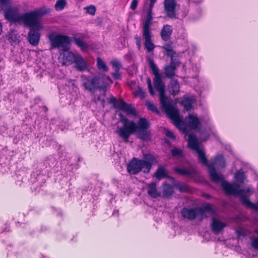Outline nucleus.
I'll return each instance as SVG.
<instances>
[{"label": "nucleus", "instance_id": "58", "mask_svg": "<svg viewBox=\"0 0 258 258\" xmlns=\"http://www.w3.org/2000/svg\"><path fill=\"white\" fill-rule=\"evenodd\" d=\"M157 0H150V2H156Z\"/></svg>", "mask_w": 258, "mask_h": 258}, {"label": "nucleus", "instance_id": "48", "mask_svg": "<svg viewBox=\"0 0 258 258\" xmlns=\"http://www.w3.org/2000/svg\"><path fill=\"white\" fill-rule=\"evenodd\" d=\"M111 75L115 80H120L121 78L119 71H114V72L111 74Z\"/></svg>", "mask_w": 258, "mask_h": 258}, {"label": "nucleus", "instance_id": "11", "mask_svg": "<svg viewBox=\"0 0 258 258\" xmlns=\"http://www.w3.org/2000/svg\"><path fill=\"white\" fill-rule=\"evenodd\" d=\"M81 79L84 89L91 93H94L95 90L98 89L105 90L106 89L103 88V86L99 85L100 79L98 76H94L93 78H91L82 76Z\"/></svg>", "mask_w": 258, "mask_h": 258}, {"label": "nucleus", "instance_id": "28", "mask_svg": "<svg viewBox=\"0 0 258 258\" xmlns=\"http://www.w3.org/2000/svg\"><path fill=\"white\" fill-rule=\"evenodd\" d=\"M148 194L153 198L160 196V194L157 189V185L155 182H152L148 185Z\"/></svg>", "mask_w": 258, "mask_h": 258}, {"label": "nucleus", "instance_id": "19", "mask_svg": "<svg viewBox=\"0 0 258 258\" xmlns=\"http://www.w3.org/2000/svg\"><path fill=\"white\" fill-rule=\"evenodd\" d=\"M195 102V99L194 97L185 95L182 99L181 104L185 110L189 111L191 110Z\"/></svg>", "mask_w": 258, "mask_h": 258}, {"label": "nucleus", "instance_id": "17", "mask_svg": "<svg viewBox=\"0 0 258 258\" xmlns=\"http://www.w3.org/2000/svg\"><path fill=\"white\" fill-rule=\"evenodd\" d=\"M68 50H61L62 52L60 53L61 55L62 54V64L66 66L73 63L76 58V55Z\"/></svg>", "mask_w": 258, "mask_h": 258}, {"label": "nucleus", "instance_id": "13", "mask_svg": "<svg viewBox=\"0 0 258 258\" xmlns=\"http://www.w3.org/2000/svg\"><path fill=\"white\" fill-rule=\"evenodd\" d=\"M219 182H221V187L227 195L239 196L242 191L239 190V185L236 182L230 183L224 179Z\"/></svg>", "mask_w": 258, "mask_h": 258}, {"label": "nucleus", "instance_id": "10", "mask_svg": "<svg viewBox=\"0 0 258 258\" xmlns=\"http://www.w3.org/2000/svg\"><path fill=\"white\" fill-rule=\"evenodd\" d=\"M242 190L239 194L241 203L246 208H250L254 211H258V203H253L248 199L253 193V189L251 185H248L245 189H240Z\"/></svg>", "mask_w": 258, "mask_h": 258}, {"label": "nucleus", "instance_id": "6", "mask_svg": "<svg viewBox=\"0 0 258 258\" xmlns=\"http://www.w3.org/2000/svg\"><path fill=\"white\" fill-rule=\"evenodd\" d=\"M153 18V16H146L142 27V37L144 40L145 47L149 52L153 51L156 47L152 41L153 34L151 29Z\"/></svg>", "mask_w": 258, "mask_h": 258}, {"label": "nucleus", "instance_id": "9", "mask_svg": "<svg viewBox=\"0 0 258 258\" xmlns=\"http://www.w3.org/2000/svg\"><path fill=\"white\" fill-rule=\"evenodd\" d=\"M225 166V159L222 154H218L212 160H211V180L219 182L223 179V175L218 173L215 169L223 168Z\"/></svg>", "mask_w": 258, "mask_h": 258}, {"label": "nucleus", "instance_id": "14", "mask_svg": "<svg viewBox=\"0 0 258 258\" xmlns=\"http://www.w3.org/2000/svg\"><path fill=\"white\" fill-rule=\"evenodd\" d=\"M41 29L37 28H30L27 39L29 43L32 46H36L38 45L41 36L40 30Z\"/></svg>", "mask_w": 258, "mask_h": 258}, {"label": "nucleus", "instance_id": "3", "mask_svg": "<svg viewBox=\"0 0 258 258\" xmlns=\"http://www.w3.org/2000/svg\"><path fill=\"white\" fill-rule=\"evenodd\" d=\"M162 108L165 111L168 117L172 121L173 124L180 130L185 131L182 120L179 115V111L167 98L160 101Z\"/></svg>", "mask_w": 258, "mask_h": 258}, {"label": "nucleus", "instance_id": "8", "mask_svg": "<svg viewBox=\"0 0 258 258\" xmlns=\"http://www.w3.org/2000/svg\"><path fill=\"white\" fill-rule=\"evenodd\" d=\"M51 49L61 48V50L69 49L71 43L70 37L61 34L52 32L48 35Z\"/></svg>", "mask_w": 258, "mask_h": 258}, {"label": "nucleus", "instance_id": "33", "mask_svg": "<svg viewBox=\"0 0 258 258\" xmlns=\"http://www.w3.org/2000/svg\"><path fill=\"white\" fill-rule=\"evenodd\" d=\"M74 42L75 44L79 47H80L82 50H86L88 46L87 43L84 42L83 39L81 38L75 37L74 38Z\"/></svg>", "mask_w": 258, "mask_h": 258}, {"label": "nucleus", "instance_id": "39", "mask_svg": "<svg viewBox=\"0 0 258 258\" xmlns=\"http://www.w3.org/2000/svg\"><path fill=\"white\" fill-rule=\"evenodd\" d=\"M146 106L149 110H151L158 114H160V111L158 109L157 106L152 102L147 101L146 102Z\"/></svg>", "mask_w": 258, "mask_h": 258}, {"label": "nucleus", "instance_id": "27", "mask_svg": "<svg viewBox=\"0 0 258 258\" xmlns=\"http://www.w3.org/2000/svg\"><path fill=\"white\" fill-rule=\"evenodd\" d=\"M176 66L173 61V58H171V61L169 66H167L164 69V74L168 78H172L175 75Z\"/></svg>", "mask_w": 258, "mask_h": 258}, {"label": "nucleus", "instance_id": "55", "mask_svg": "<svg viewBox=\"0 0 258 258\" xmlns=\"http://www.w3.org/2000/svg\"><path fill=\"white\" fill-rule=\"evenodd\" d=\"M152 15H153L152 10L151 9H148L147 10V16H152Z\"/></svg>", "mask_w": 258, "mask_h": 258}, {"label": "nucleus", "instance_id": "31", "mask_svg": "<svg viewBox=\"0 0 258 258\" xmlns=\"http://www.w3.org/2000/svg\"><path fill=\"white\" fill-rule=\"evenodd\" d=\"M234 178L237 182L243 183L246 180V177L243 171L238 170L235 173Z\"/></svg>", "mask_w": 258, "mask_h": 258}, {"label": "nucleus", "instance_id": "26", "mask_svg": "<svg viewBox=\"0 0 258 258\" xmlns=\"http://www.w3.org/2000/svg\"><path fill=\"white\" fill-rule=\"evenodd\" d=\"M174 190L172 185L164 183L162 185V197L163 198H168L173 194Z\"/></svg>", "mask_w": 258, "mask_h": 258}, {"label": "nucleus", "instance_id": "40", "mask_svg": "<svg viewBox=\"0 0 258 258\" xmlns=\"http://www.w3.org/2000/svg\"><path fill=\"white\" fill-rule=\"evenodd\" d=\"M175 186L180 192H186L189 189L187 184L185 183H177L175 184Z\"/></svg>", "mask_w": 258, "mask_h": 258}, {"label": "nucleus", "instance_id": "54", "mask_svg": "<svg viewBox=\"0 0 258 258\" xmlns=\"http://www.w3.org/2000/svg\"><path fill=\"white\" fill-rule=\"evenodd\" d=\"M138 0H133L132 3H131L130 8L132 10H135L137 8V7L138 6Z\"/></svg>", "mask_w": 258, "mask_h": 258}, {"label": "nucleus", "instance_id": "23", "mask_svg": "<svg viewBox=\"0 0 258 258\" xmlns=\"http://www.w3.org/2000/svg\"><path fill=\"white\" fill-rule=\"evenodd\" d=\"M168 90L171 94L175 95L179 91V84L177 80L171 79L168 86Z\"/></svg>", "mask_w": 258, "mask_h": 258}, {"label": "nucleus", "instance_id": "61", "mask_svg": "<svg viewBox=\"0 0 258 258\" xmlns=\"http://www.w3.org/2000/svg\"><path fill=\"white\" fill-rule=\"evenodd\" d=\"M3 232V231H0V233Z\"/></svg>", "mask_w": 258, "mask_h": 258}, {"label": "nucleus", "instance_id": "38", "mask_svg": "<svg viewBox=\"0 0 258 258\" xmlns=\"http://www.w3.org/2000/svg\"><path fill=\"white\" fill-rule=\"evenodd\" d=\"M106 98V93L104 92L103 93L100 94L99 96H97L96 98H95L94 99L96 102L98 101L100 102L102 107L104 108L105 106Z\"/></svg>", "mask_w": 258, "mask_h": 258}, {"label": "nucleus", "instance_id": "25", "mask_svg": "<svg viewBox=\"0 0 258 258\" xmlns=\"http://www.w3.org/2000/svg\"><path fill=\"white\" fill-rule=\"evenodd\" d=\"M186 121L188 126L191 129L198 128L200 123L199 120L197 116L194 115H189L186 118Z\"/></svg>", "mask_w": 258, "mask_h": 258}, {"label": "nucleus", "instance_id": "59", "mask_svg": "<svg viewBox=\"0 0 258 258\" xmlns=\"http://www.w3.org/2000/svg\"><path fill=\"white\" fill-rule=\"evenodd\" d=\"M255 232L258 234V229L255 230Z\"/></svg>", "mask_w": 258, "mask_h": 258}, {"label": "nucleus", "instance_id": "30", "mask_svg": "<svg viewBox=\"0 0 258 258\" xmlns=\"http://www.w3.org/2000/svg\"><path fill=\"white\" fill-rule=\"evenodd\" d=\"M19 36L16 31L11 30L8 34V40L12 45L16 44L19 42Z\"/></svg>", "mask_w": 258, "mask_h": 258}, {"label": "nucleus", "instance_id": "18", "mask_svg": "<svg viewBox=\"0 0 258 258\" xmlns=\"http://www.w3.org/2000/svg\"><path fill=\"white\" fill-rule=\"evenodd\" d=\"M76 69L80 72L88 70V64L86 61L80 54L76 55V58L74 62Z\"/></svg>", "mask_w": 258, "mask_h": 258}, {"label": "nucleus", "instance_id": "56", "mask_svg": "<svg viewBox=\"0 0 258 258\" xmlns=\"http://www.w3.org/2000/svg\"><path fill=\"white\" fill-rule=\"evenodd\" d=\"M155 3V2H150V5H149V7L148 9H151L153 10V8L154 7Z\"/></svg>", "mask_w": 258, "mask_h": 258}, {"label": "nucleus", "instance_id": "53", "mask_svg": "<svg viewBox=\"0 0 258 258\" xmlns=\"http://www.w3.org/2000/svg\"><path fill=\"white\" fill-rule=\"evenodd\" d=\"M165 134L167 137L171 139H174L175 138L174 134L169 130H165Z\"/></svg>", "mask_w": 258, "mask_h": 258}, {"label": "nucleus", "instance_id": "34", "mask_svg": "<svg viewBox=\"0 0 258 258\" xmlns=\"http://www.w3.org/2000/svg\"><path fill=\"white\" fill-rule=\"evenodd\" d=\"M97 67L99 70L103 72L108 71V68L105 62L100 57H97Z\"/></svg>", "mask_w": 258, "mask_h": 258}, {"label": "nucleus", "instance_id": "41", "mask_svg": "<svg viewBox=\"0 0 258 258\" xmlns=\"http://www.w3.org/2000/svg\"><path fill=\"white\" fill-rule=\"evenodd\" d=\"M133 93L135 97H140L141 98L145 97L146 93L140 87H138V89L134 91Z\"/></svg>", "mask_w": 258, "mask_h": 258}, {"label": "nucleus", "instance_id": "15", "mask_svg": "<svg viewBox=\"0 0 258 258\" xmlns=\"http://www.w3.org/2000/svg\"><path fill=\"white\" fill-rule=\"evenodd\" d=\"M5 17L6 19L9 21L16 22L21 20V15H19V11L17 9H14L10 7V6L5 8Z\"/></svg>", "mask_w": 258, "mask_h": 258}, {"label": "nucleus", "instance_id": "4", "mask_svg": "<svg viewBox=\"0 0 258 258\" xmlns=\"http://www.w3.org/2000/svg\"><path fill=\"white\" fill-rule=\"evenodd\" d=\"M46 13V11L39 9L22 15L21 21H22L24 24L30 28L42 29V26L40 20Z\"/></svg>", "mask_w": 258, "mask_h": 258}, {"label": "nucleus", "instance_id": "1", "mask_svg": "<svg viewBox=\"0 0 258 258\" xmlns=\"http://www.w3.org/2000/svg\"><path fill=\"white\" fill-rule=\"evenodd\" d=\"M119 115L120 121L123 124V126L118 127L116 133L124 142H128L131 135L133 134L143 141L150 140V133L148 131L150 123L146 118L141 117L136 123L133 120L129 121L121 113Z\"/></svg>", "mask_w": 258, "mask_h": 258}, {"label": "nucleus", "instance_id": "52", "mask_svg": "<svg viewBox=\"0 0 258 258\" xmlns=\"http://www.w3.org/2000/svg\"><path fill=\"white\" fill-rule=\"evenodd\" d=\"M237 233L238 236H245L248 234V232L243 229H239L237 230Z\"/></svg>", "mask_w": 258, "mask_h": 258}, {"label": "nucleus", "instance_id": "60", "mask_svg": "<svg viewBox=\"0 0 258 258\" xmlns=\"http://www.w3.org/2000/svg\"><path fill=\"white\" fill-rule=\"evenodd\" d=\"M210 211H211V213L212 212V208L211 207Z\"/></svg>", "mask_w": 258, "mask_h": 258}, {"label": "nucleus", "instance_id": "22", "mask_svg": "<svg viewBox=\"0 0 258 258\" xmlns=\"http://www.w3.org/2000/svg\"><path fill=\"white\" fill-rule=\"evenodd\" d=\"M187 145L190 149L196 152L201 149L198 139L195 135L191 134L188 136Z\"/></svg>", "mask_w": 258, "mask_h": 258}, {"label": "nucleus", "instance_id": "21", "mask_svg": "<svg viewBox=\"0 0 258 258\" xmlns=\"http://www.w3.org/2000/svg\"><path fill=\"white\" fill-rule=\"evenodd\" d=\"M173 29L172 26L169 25H164L161 31L160 36L162 39L164 41L168 40L172 33Z\"/></svg>", "mask_w": 258, "mask_h": 258}, {"label": "nucleus", "instance_id": "57", "mask_svg": "<svg viewBox=\"0 0 258 258\" xmlns=\"http://www.w3.org/2000/svg\"><path fill=\"white\" fill-rule=\"evenodd\" d=\"M2 23L0 22V35L2 33Z\"/></svg>", "mask_w": 258, "mask_h": 258}, {"label": "nucleus", "instance_id": "47", "mask_svg": "<svg viewBox=\"0 0 258 258\" xmlns=\"http://www.w3.org/2000/svg\"><path fill=\"white\" fill-rule=\"evenodd\" d=\"M211 140L212 139H215L216 141L219 140V137L217 134V133L213 130V128L211 127Z\"/></svg>", "mask_w": 258, "mask_h": 258}, {"label": "nucleus", "instance_id": "35", "mask_svg": "<svg viewBox=\"0 0 258 258\" xmlns=\"http://www.w3.org/2000/svg\"><path fill=\"white\" fill-rule=\"evenodd\" d=\"M163 48L165 51V54L172 58L175 52H174L171 44L168 43L165 44L163 46Z\"/></svg>", "mask_w": 258, "mask_h": 258}, {"label": "nucleus", "instance_id": "5", "mask_svg": "<svg viewBox=\"0 0 258 258\" xmlns=\"http://www.w3.org/2000/svg\"><path fill=\"white\" fill-rule=\"evenodd\" d=\"M148 62L153 74L154 75L153 84L156 90L159 92L160 95V101L167 98L165 96V86L162 80L161 75L159 73V70L153 59L148 58Z\"/></svg>", "mask_w": 258, "mask_h": 258}, {"label": "nucleus", "instance_id": "42", "mask_svg": "<svg viewBox=\"0 0 258 258\" xmlns=\"http://www.w3.org/2000/svg\"><path fill=\"white\" fill-rule=\"evenodd\" d=\"M110 63L112 65L114 71H119L122 67L121 62L116 60L111 61Z\"/></svg>", "mask_w": 258, "mask_h": 258}, {"label": "nucleus", "instance_id": "36", "mask_svg": "<svg viewBox=\"0 0 258 258\" xmlns=\"http://www.w3.org/2000/svg\"><path fill=\"white\" fill-rule=\"evenodd\" d=\"M67 4L66 0H57L54 5V8L56 11H61L64 9Z\"/></svg>", "mask_w": 258, "mask_h": 258}, {"label": "nucleus", "instance_id": "44", "mask_svg": "<svg viewBox=\"0 0 258 258\" xmlns=\"http://www.w3.org/2000/svg\"><path fill=\"white\" fill-rule=\"evenodd\" d=\"M85 9L86 10L87 13L91 15H94L96 11L95 7L93 5H90L85 8Z\"/></svg>", "mask_w": 258, "mask_h": 258}, {"label": "nucleus", "instance_id": "46", "mask_svg": "<svg viewBox=\"0 0 258 258\" xmlns=\"http://www.w3.org/2000/svg\"><path fill=\"white\" fill-rule=\"evenodd\" d=\"M202 237L203 239L202 240V242H208L210 240V232L206 231L202 235Z\"/></svg>", "mask_w": 258, "mask_h": 258}, {"label": "nucleus", "instance_id": "16", "mask_svg": "<svg viewBox=\"0 0 258 258\" xmlns=\"http://www.w3.org/2000/svg\"><path fill=\"white\" fill-rule=\"evenodd\" d=\"M165 11L167 16L170 18H175L176 3L175 0H164Z\"/></svg>", "mask_w": 258, "mask_h": 258}, {"label": "nucleus", "instance_id": "37", "mask_svg": "<svg viewBox=\"0 0 258 258\" xmlns=\"http://www.w3.org/2000/svg\"><path fill=\"white\" fill-rule=\"evenodd\" d=\"M171 154L172 156L177 158H180L183 156L182 150L177 148H173L171 150Z\"/></svg>", "mask_w": 258, "mask_h": 258}, {"label": "nucleus", "instance_id": "20", "mask_svg": "<svg viewBox=\"0 0 258 258\" xmlns=\"http://www.w3.org/2000/svg\"><path fill=\"white\" fill-rule=\"evenodd\" d=\"M174 171L181 175L190 177H194L197 174L196 170L192 167L188 168L176 167L174 168Z\"/></svg>", "mask_w": 258, "mask_h": 258}, {"label": "nucleus", "instance_id": "7", "mask_svg": "<svg viewBox=\"0 0 258 258\" xmlns=\"http://www.w3.org/2000/svg\"><path fill=\"white\" fill-rule=\"evenodd\" d=\"M210 209V204H208L204 208L201 207H195L192 208L184 207L181 213L182 216L189 220L197 219L201 221L206 217V211Z\"/></svg>", "mask_w": 258, "mask_h": 258}, {"label": "nucleus", "instance_id": "24", "mask_svg": "<svg viewBox=\"0 0 258 258\" xmlns=\"http://www.w3.org/2000/svg\"><path fill=\"white\" fill-rule=\"evenodd\" d=\"M198 155V159L199 162L204 166L207 167V171L210 173V164L208 163L207 158L206 157L205 151L201 148L196 151Z\"/></svg>", "mask_w": 258, "mask_h": 258}, {"label": "nucleus", "instance_id": "29", "mask_svg": "<svg viewBox=\"0 0 258 258\" xmlns=\"http://www.w3.org/2000/svg\"><path fill=\"white\" fill-rule=\"evenodd\" d=\"M212 229L215 233L220 232L225 226V223L219 220L214 219L212 223Z\"/></svg>", "mask_w": 258, "mask_h": 258}, {"label": "nucleus", "instance_id": "2", "mask_svg": "<svg viewBox=\"0 0 258 258\" xmlns=\"http://www.w3.org/2000/svg\"><path fill=\"white\" fill-rule=\"evenodd\" d=\"M156 159L151 154L144 156V159L134 157L127 166V171L130 174H137L140 172L149 173Z\"/></svg>", "mask_w": 258, "mask_h": 258}, {"label": "nucleus", "instance_id": "49", "mask_svg": "<svg viewBox=\"0 0 258 258\" xmlns=\"http://www.w3.org/2000/svg\"><path fill=\"white\" fill-rule=\"evenodd\" d=\"M251 245L254 249L258 250V237H255L252 240Z\"/></svg>", "mask_w": 258, "mask_h": 258}, {"label": "nucleus", "instance_id": "51", "mask_svg": "<svg viewBox=\"0 0 258 258\" xmlns=\"http://www.w3.org/2000/svg\"><path fill=\"white\" fill-rule=\"evenodd\" d=\"M134 38H135V39L136 40V45H137V46L138 47V48L139 50H140L141 49V44H142L141 38L140 36H139L138 35H136L134 36Z\"/></svg>", "mask_w": 258, "mask_h": 258}, {"label": "nucleus", "instance_id": "50", "mask_svg": "<svg viewBox=\"0 0 258 258\" xmlns=\"http://www.w3.org/2000/svg\"><path fill=\"white\" fill-rule=\"evenodd\" d=\"M134 38H135V39L136 40V45H137V46L138 47V48L139 50H140L141 49V44H142L141 38L140 36H139L138 35H136L134 36Z\"/></svg>", "mask_w": 258, "mask_h": 258}, {"label": "nucleus", "instance_id": "32", "mask_svg": "<svg viewBox=\"0 0 258 258\" xmlns=\"http://www.w3.org/2000/svg\"><path fill=\"white\" fill-rule=\"evenodd\" d=\"M167 172L163 166H159L155 173V176L158 179L161 180L167 177Z\"/></svg>", "mask_w": 258, "mask_h": 258}, {"label": "nucleus", "instance_id": "45", "mask_svg": "<svg viewBox=\"0 0 258 258\" xmlns=\"http://www.w3.org/2000/svg\"><path fill=\"white\" fill-rule=\"evenodd\" d=\"M147 83L150 93H151V95H154L155 93L153 89L151 80L149 78H147Z\"/></svg>", "mask_w": 258, "mask_h": 258}, {"label": "nucleus", "instance_id": "12", "mask_svg": "<svg viewBox=\"0 0 258 258\" xmlns=\"http://www.w3.org/2000/svg\"><path fill=\"white\" fill-rule=\"evenodd\" d=\"M108 102L109 103L112 104L114 108L123 111L127 115L133 116L137 115L135 108L131 104L126 103L122 100H117L115 97L111 96L108 99Z\"/></svg>", "mask_w": 258, "mask_h": 258}, {"label": "nucleus", "instance_id": "43", "mask_svg": "<svg viewBox=\"0 0 258 258\" xmlns=\"http://www.w3.org/2000/svg\"><path fill=\"white\" fill-rule=\"evenodd\" d=\"M10 5V0H0V7L2 10L8 8Z\"/></svg>", "mask_w": 258, "mask_h": 258}]
</instances>
